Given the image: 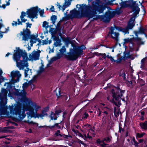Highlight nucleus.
I'll use <instances>...</instances> for the list:
<instances>
[{
  "mask_svg": "<svg viewBox=\"0 0 147 147\" xmlns=\"http://www.w3.org/2000/svg\"><path fill=\"white\" fill-rule=\"evenodd\" d=\"M14 51L15 53L13 54V58L16 62L17 66L19 67L20 70H23L25 67H28V64L27 61L29 58L26 51H23L18 47Z\"/></svg>",
  "mask_w": 147,
  "mask_h": 147,
  "instance_id": "obj_1",
  "label": "nucleus"
},
{
  "mask_svg": "<svg viewBox=\"0 0 147 147\" xmlns=\"http://www.w3.org/2000/svg\"><path fill=\"white\" fill-rule=\"evenodd\" d=\"M135 20L134 18L133 17H131L128 22L127 27L123 28L121 26H115L114 27H111L109 32H108L107 36H109L110 34H111V37L113 39L115 40L117 42L119 41L118 36L119 34L118 32H114V30L116 29L119 32H122L125 34H129V29H131L135 25L134 23Z\"/></svg>",
  "mask_w": 147,
  "mask_h": 147,
  "instance_id": "obj_2",
  "label": "nucleus"
},
{
  "mask_svg": "<svg viewBox=\"0 0 147 147\" xmlns=\"http://www.w3.org/2000/svg\"><path fill=\"white\" fill-rule=\"evenodd\" d=\"M137 1H134L133 0H126L124 1H122L119 3L120 7L118 8L115 11V13L118 15H119L121 13L122 10L121 9L129 8L132 9L134 13L135 16H136L138 14L140 11V9L139 7L138 4L136 3Z\"/></svg>",
  "mask_w": 147,
  "mask_h": 147,
  "instance_id": "obj_3",
  "label": "nucleus"
},
{
  "mask_svg": "<svg viewBox=\"0 0 147 147\" xmlns=\"http://www.w3.org/2000/svg\"><path fill=\"white\" fill-rule=\"evenodd\" d=\"M92 10L90 12H86V17L89 19L92 18L95 16L97 15V12L99 13H102L106 7V5L100 0H96V1L92 2Z\"/></svg>",
  "mask_w": 147,
  "mask_h": 147,
  "instance_id": "obj_4",
  "label": "nucleus"
},
{
  "mask_svg": "<svg viewBox=\"0 0 147 147\" xmlns=\"http://www.w3.org/2000/svg\"><path fill=\"white\" fill-rule=\"evenodd\" d=\"M7 84V87L6 89L3 88L1 89L0 93V105L1 107H4L7 103V96L8 91H13V84L11 83H5L4 86L6 84Z\"/></svg>",
  "mask_w": 147,
  "mask_h": 147,
  "instance_id": "obj_5",
  "label": "nucleus"
},
{
  "mask_svg": "<svg viewBox=\"0 0 147 147\" xmlns=\"http://www.w3.org/2000/svg\"><path fill=\"white\" fill-rule=\"evenodd\" d=\"M40 9H38V6H36L35 7H32L29 9L26 12L23 11H22L21 13V15L20 16V18H24L26 15H28V17L29 18H37L38 13Z\"/></svg>",
  "mask_w": 147,
  "mask_h": 147,
  "instance_id": "obj_6",
  "label": "nucleus"
},
{
  "mask_svg": "<svg viewBox=\"0 0 147 147\" xmlns=\"http://www.w3.org/2000/svg\"><path fill=\"white\" fill-rule=\"evenodd\" d=\"M22 104L19 102H17V103L15 105V107L12 105L9 106L10 113L13 115H18L19 116L22 115V118H24L26 116L24 113L23 112L22 113Z\"/></svg>",
  "mask_w": 147,
  "mask_h": 147,
  "instance_id": "obj_7",
  "label": "nucleus"
},
{
  "mask_svg": "<svg viewBox=\"0 0 147 147\" xmlns=\"http://www.w3.org/2000/svg\"><path fill=\"white\" fill-rule=\"evenodd\" d=\"M23 31V32L21 31L20 33L18 34V35H19L20 36L22 35V40L25 41H28L30 38L31 31L30 29L27 27L26 30L24 29Z\"/></svg>",
  "mask_w": 147,
  "mask_h": 147,
  "instance_id": "obj_8",
  "label": "nucleus"
},
{
  "mask_svg": "<svg viewBox=\"0 0 147 147\" xmlns=\"http://www.w3.org/2000/svg\"><path fill=\"white\" fill-rule=\"evenodd\" d=\"M111 139L109 137H107L103 138L102 140H100V139H98L96 141L97 145L100 146L101 147H107V144L105 142V141L106 143H109L110 142Z\"/></svg>",
  "mask_w": 147,
  "mask_h": 147,
  "instance_id": "obj_9",
  "label": "nucleus"
},
{
  "mask_svg": "<svg viewBox=\"0 0 147 147\" xmlns=\"http://www.w3.org/2000/svg\"><path fill=\"white\" fill-rule=\"evenodd\" d=\"M86 48L85 46L83 45L78 46L74 49L73 51L74 53L78 56L82 54L83 50H84Z\"/></svg>",
  "mask_w": 147,
  "mask_h": 147,
  "instance_id": "obj_10",
  "label": "nucleus"
},
{
  "mask_svg": "<svg viewBox=\"0 0 147 147\" xmlns=\"http://www.w3.org/2000/svg\"><path fill=\"white\" fill-rule=\"evenodd\" d=\"M40 50H38V52L34 50L29 55L30 58L36 61L39 59L40 57Z\"/></svg>",
  "mask_w": 147,
  "mask_h": 147,
  "instance_id": "obj_11",
  "label": "nucleus"
},
{
  "mask_svg": "<svg viewBox=\"0 0 147 147\" xmlns=\"http://www.w3.org/2000/svg\"><path fill=\"white\" fill-rule=\"evenodd\" d=\"M104 15L105 17V22L106 23L109 22L114 16L112 12L109 11L105 12Z\"/></svg>",
  "mask_w": 147,
  "mask_h": 147,
  "instance_id": "obj_12",
  "label": "nucleus"
},
{
  "mask_svg": "<svg viewBox=\"0 0 147 147\" xmlns=\"http://www.w3.org/2000/svg\"><path fill=\"white\" fill-rule=\"evenodd\" d=\"M70 12L71 15L74 18H79L83 16L82 14H81L80 11H78L76 9L71 11Z\"/></svg>",
  "mask_w": 147,
  "mask_h": 147,
  "instance_id": "obj_13",
  "label": "nucleus"
},
{
  "mask_svg": "<svg viewBox=\"0 0 147 147\" xmlns=\"http://www.w3.org/2000/svg\"><path fill=\"white\" fill-rule=\"evenodd\" d=\"M62 112V111L60 109L58 110H56L55 111V113H54L53 112H51V114L50 115L51 120H56L57 118L56 115H59V114Z\"/></svg>",
  "mask_w": 147,
  "mask_h": 147,
  "instance_id": "obj_14",
  "label": "nucleus"
},
{
  "mask_svg": "<svg viewBox=\"0 0 147 147\" xmlns=\"http://www.w3.org/2000/svg\"><path fill=\"white\" fill-rule=\"evenodd\" d=\"M121 97L117 99V100L116 99H115V98H113L111 100H110V101L116 106L119 107L122 104L121 102Z\"/></svg>",
  "mask_w": 147,
  "mask_h": 147,
  "instance_id": "obj_15",
  "label": "nucleus"
},
{
  "mask_svg": "<svg viewBox=\"0 0 147 147\" xmlns=\"http://www.w3.org/2000/svg\"><path fill=\"white\" fill-rule=\"evenodd\" d=\"M73 53L69 52L68 53V55L65 54L64 56L68 60L74 61L76 60V58L74 55Z\"/></svg>",
  "mask_w": 147,
  "mask_h": 147,
  "instance_id": "obj_16",
  "label": "nucleus"
},
{
  "mask_svg": "<svg viewBox=\"0 0 147 147\" xmlns=\"http://www.w3.org/2000/svg\"><path fill=\"white\" fill-rule=\"evenodd\" d=\"M129 53L127 52L126 53L125 52H124V56L123 57H121L117 59V60H115V62L117 63H121V62L124 59H127V58H131V56L130 55L128 56V57H126L125 55H129Z\"/></svg>",
  "mask_w": 147,
  "mask_h": 147,
  "instance_id": "obj_17",
  "label": "nucleus"
},
{
  "mask_svg": "<svg viewBox=\"0 0 147 147\" xmlns=\"http://www.w3.org/2000/svg\"><path fill=\"white\" fill-rule=\"evenodd\" d=\"M26 111H28V117H30L31 118L34 117V115L35 112H34V109L32 107L30 108L26 109Z\"/></svg>",
  "mask_w": 147,
  "mask_h": 147,
  "instance_id": "obj_18",
  "label": "nucleus"
},
{
  "mask_svg": "<svg viewBox=\"0 0 147 147\" xmlns=\"http://www.w3.org/2000/svg\"><path fill=\"white\" fill-rule=\"evenodd\" d=\"M14 127L13 126H8L4 127H0V132L6 133L8 132V129H14Z\"/></svg>",
  "mask_w": 147,
  "mask_h": 147,
  "instance_id": "obj_19",
  "label": "nucleus"
},
{
  "mask_svg": "<svg viewBox=\"0 0 147 147\" xmlns=\"http://www.w3.org/2000/svg\"><path fill=\"white\" fill-rule=\"evenodd\" d=\"M80 8L81 11H82L84 10H85V15L86 16V12H90V7L87 6L86 4H82L81 5H80Z\"/></svg>",
  "mask_w": 147,
  "mask_h": 147,
  "instance_id": "obj_20",
  "label": "nucleus"
},
{
  "mask_svg": "<svg viewBox=\"0 0 147 147\" xmlns=\"http://www.w3.org/2000/svg\"><path fill=\"white\" fill-rule=\"evenodd\" d=\"M61 91L60 90L58 91V93L56 92V96L58 98L63 96V97L65 101H66L68 99V98L69 97V94L61 95Z\"/></svg>",
  "mask_w": 147,
  "mask_h": 147,
  "instance_id": "obj_21",
  "label": "nucleus"
},
{
  "mask_svg": "<svg viewBox=\"0 0 147 147\" xmlns=\"http://www.w3.org/2000/svg\"><path fill=\"white\" fill-rule=\"evenodd\" d=\"M70 4V3L67 2L66 1H65V2L63 5L62 7L59 4L57 5V6H58V8H59V10L61 9V8H62V11H63L65 10V9Z\"/></svg>",
  "mask_w": 147,
  "mask_h": 147,
  "instance_id": "obj_22",
  "label": "nucleus"
},
{
  "mask_svg": "<svg viewBox=\"0 0 147 147\" xmlns=\"http://www.w3.org/2000/svg\"><path fill=\"white\" fill-rule=\"evenodd\" d=\"M61 38L63 41L65 42L66 45H67L69 43H70L73 47L75 46V45L71 42L68 38L62 37Z\"/></svg>",
  "mask_w": 147,
  "mask_h": 147,
  "instance_id": "obj_23",
  "label": "nucleus"
},
{
  "mask_svg": "<svg viewBox=\"0 0 147 147\" xmlns=\"http://www.w3.org/2000/svg\"><path fill=\"white\" fill-rule=\"evenodd\" d=\"M139 125L141 129L144 130H147V121H145L144 122H140Z\"/></svg>",
  "mask_w": 147,
  "mask_h": 147,
  "instance_id": "obj_24",
  "label": "nucleus"
},
{
  "mask_svg": "<svg viewBox=\"0 0 147 147\" xmlns=\"http://www.w3.org/2000/svg\"><path fill=\"white\" fill-rule=\"evenodd\" d=\"M133 41L134 42V40H135L136 41H140V42H138V45H144V42L142 41H141L142 40V39L139 37H138V36L136 37L133 38Z\"/></svg>",
  "mask_w": 147,
  "mask_h": 147,
  "instance_id": "obj_25",
  "label": "nucleus"
},
{
  "mask_svg": "<svg viewBox=\"0 0 147 147\" xmlns=\"http://www.w3.org/2000/svg\"><path fill=\"white\" fill-rule=\"evenodd\" d=\"M62 122V121H61L60 123H55L53 125L49 126L48 127L50 129H52L56 127L58 129H61V127L59 125V124Z\"/></svg>",
  "mask_w": 147,
  "mask_h": 147,
  "instance_id": "obj_26",
  "label": "nucleus"
},
{
  "mask_svg": "<svg viewBox=\"0 0 147 147\" xmlns=\"http://www.w3.org/2000/svg\"><path fill=\"white\" fill-rule=\"evenodd\" d=\"M111 95L113 98L116 99V98H116V96L117 94V91H116L115 92L114 89H112L111 91Z\"/></svg>",
  "mask_w": 147,
  "mask_h": 147,
  "instance_id": "obj_27",
  "label": "nucleus"
},
{
  "mask_svg": "<svg viewBox=\"0 0 147 147\" xmlns=\"http://www.w3.org/2000/svg\"><path fill=\"white\" fill-rule=\"evenodd\" d=\"M32 107L34 108V109H35L36 113L37 112L38 109L41 108L40 106L37 105L35 102L32 103Z\"/></svg>",
  "mask_w": 147,
  "mask_h": 147,
  "instance_id": "obj_28",
  "label": "nucleus"
},
{
  "mask_svg": "<svg viewBox=\"0 0 147 147\" xmlns=\"http://www.w3.org/2000/svg\"><path fill=\"white\" fill-rule=\"evenodd\" d=\"M120 92V94H118L119 91H117V96H116V98H117L116 99L118 98H119L123 96V94H124L125 92V90H122L121 89H120L119 90ZM117 100V99H116Z\"/></svg>",
  "mask_w": 147,
  "mask_h": 147,
  "instance_id": "obj_29",
  "label": "nucleus"
},
{
  "mask_svg": "<svg viewBox=\"0 0 147 147\" xmlns=\"http://www.w3.org/2000/svg\"><path fill=\"white\" fill-rule=\"evenodd\" d=\"M125 43H127L129 42L131 44H134V42L133 41V38H125L124 39Z\"/></svg>",
  "mask_w": 147,
  "mask_h": 147,
  "instance_id": "obj_30",
  "label": "nucleus"
},
{
  "mask_svg": "<svg viewBox=\"0 0 147 147\" xmlns=\"http://www.w3.org/2000/svg\"><path fill=\"white\" fill-rule=\"evenodd\" d=\"M57 19V16L53 15L51 17V20L52 22V23L53 24H55Z\"/></svg>",
  "mask_w": 147,
  "mask_h": 147,
  "instance_id": "obj_31",
  "label": "nucleus"
},
{
  "mask_svg": "<svg viewBox=\"0 0 147 147\" xmlns=\"http://www.w3.org/2000/svg\"><path fill=\"white\" fill-rule=\"evenodd\" d=\"M45 71V69L43 67H40L39 70H38L37 71V74L38 75L40 76Z\"/></svg>",
  "mask_w": 147,
  "mask_h": 147,
  "instance_id": "obj_32",
  "label": "nucleus"
},
{
  "mask_svg": "<svg viewBox=\"0 0 147 147\" xmlns=\"http://www.w3.org/2000/svg\"><path fill=\"white\" fill-rule=\"evenodd\" d=\"M27 102L26 106V109L32 107V106L30 105L31 104L32 105V103H33L31 100L28 99V101H27Z\"/></svg>",
  "mask_w": 147,
  "mask_h": 147,
  "instance_id": "obj_33",
  "label": "nucleus"
},
{
  "mask_svg": "<svg viewBox=\"0 0 147 147\" xmlns=\"http://www.w3.org/2000/svg\"><path fill=\"white\" fill-rule=\"evenodd\" d=\"M66 49L65 48V47L64 45L59 50V51L60 53L62 54L64 56V55H65L64 53L66 52Z\"/></svg>",
  "mask_w": 147,
  "mask_h": 147,
  "instance_id": "obj_34",
  "label": "nucleus"
},
{
  "mask_svg": "<svg viewBox=\"0 0 147 147\" xmlns=\"http://www.w3.org/2000/svg\"><path fill=\"white\" fill-rule=\"evenodd\" d=\"M145 133L143 132L141 134L139 133H137L136 134V137L137 139L138 138H140L142 137L145 134Z\"/></svg>",
  "mask_w": 147,
  "mask_h": 147,
  "instance_id": "obj_35",
  "label": "nucleus"
},
{
  "mask_svg": "<svg viewBox=\"0 0 147 147\" xmlns=\"http://www.w3.org/2000/svg\"><path fill=\"white\" fill-rule=\"evenodd\" d=\"M23 92L20 93V94L19 96L21 97V98L26 96V92L24 90H22Z\"/></svg>",
  "mask_w": 147,
  "mask_h": 147,
  "instance_id": "obj_36",
  "label": "nucleus"
},
{
  "mask_svg": "<svg viewBox=\"0 0 147 147\" xmlns=\"http://www.w3.org/2000/svg\"><path fill=\"white\" fill-rule=\"evenodd\" d=\"M20 19L21 20V21H20V20L19 19H18V20L19 21L18 24H20V25H22V22L25 23L26 22V21H27V20L26 19L22 18H20Z\"/></svg>",
  "mask_w": 147,
  "mask_h": 147,
  "instance_id": "obj_37",
  "label": "nucleus"
},
{
  "mask_svg": "<svg viewBox=\"0 0 147 147\" xmlns=\"http://www.w3.org/2000/svg\"><path fill=\"white\" fill-rule=\"evenodd\" d=\"M42 27L44 28H45L46 29H47L49 27V26L48 25V22L46 21H44L43 22Z\"/></svg>",
  "mask_w": 147,
  "mask_h": 147,
  "instance_id": "obj_38",
  "label": "nucleus"
},
{
  "mask_svg": "<svg viewBox=\"0 0 147 147\" xmlns=\"http://www.w3.org/2000/svg\"><path fill=\"white\" fill-rule=\"evenodd\" d=\"M61 40H59L56 41V42L54 43V45L56 47H57L58 46H60L62 44L61 43Z\"/></svg>",
  "mask_w": 147,
  "mask_h": 147,
  "instance_id": "obj_39",
  "label": "nucleus"
},
{
  "mask_svg": "<svg viewBox=\"0 0 147 147\" xmlns=\"http://www.w3.org/2000/svg\"><path fill=\"white\" fill-rule=\"evenodd\" d=\"M15 92H13V94L14 95L17 96H19L20 94V92H19L20 90L18 89H16L15 88Z\"/></svg>",
  "mask_w": 147,
  "mask_h": 147,
  "instance_id": "obj_40",
  "label": "nucleus"
},
{
  "mask_svg": "<svg viewBox=\"0 0 147 147\" xmlns=\"http://www.w3.org/2000/svg\"><path fill=\"white\" fill-rule=\"evenodd\" d=\"M27 70L25 69L24 70V76L25 77H28V71H29L30 70L31 71V69H30L29 68L27 67L26 68Z\"/></svg>",
  "mask_w": 147,
  "mask_h": 147,
  "instance_id": "obj_41",
  "label": "nucleus"
},
{
  "mask_svg": "<svg viewBox=\"0 0 147 147\" xmlns=\"http://www.w3.org/2000/svg\"><path fill=\"white\" fill-rule=\"evenodd\" d=\"M37 34L36 35H35L34 34H32L31 35H30L29 38L30 39V40H34L36 39V37H37Z\"/></svg>",
  "mask_w": 147,
  "mask_h": 147,
  "instance_id": "obj_42",
  "label": "nucleus"
},
{
  "mask_svg": "<svg viewBox=\"0 0 147 147\" xmlns=\"http://www.w3.org/2000/svg\"><path fill=\"white\" fill-rule=\"evenodd\" d=\"M145 29L143 28V27H141L139 29V33L141 34H144L145 32Z\"/></svg>",
  "mask_w": 147,
  "mask_h": 147,
  "instance_id": "obj_43",
  "label": "nucleus"
},
{
  "mask_svg": "<svg viewBox=\"0 0 147 147\" xmlns=\"http://www.w3.org/2000/svg\"><path fill=\"white\" fill-rule=\"evenodd\" d=\"M42 116V115L41 114L37 113L36 112V113H35L34 115V117H33L35 118H39L40 117H41V116Z\"/></svg>",
  "mask_w": 147,
  "mask_h": 147,
  "instance_id": "obj_44",
  "label": "nucleus"
},
{
  "mask_svg": "<svg viewBox=\"0 0 147 147\" xmlns=\"http://www.w3.org/2000/svg\"><path fill=\"white\" fill-rule=\"evenodd\" d=\"M28 98L26 97V96L21 98V100L23 102H27V101H28Z\"/></svg>",
  "mask_w": 147,
  "mask_h": 147,
  "instance_id": "obj_45",
  "label": "nucleus"
},
{
  "mask_svg": "<svg viewBox=\"0 0 147 147\" xmlns=\"http://www.w3.org/2000/svg\"><path fill=\"white\" fill-rule=\"evenodd\" d=\"M53 39L54 41H57L60 40H61L59 38V37L58 36H56L55 35H53Z\"/></svg>",
  "mask_w": 147,
  "mask_h": 147,
  "instance_id": "obj_46",
  "label": "nucleus"
},
{
  "mask_svg": "<svg viewBox=\"0 0 147 147\" xmlns=\"http://www.w3.org/2000/svg\"><path fill=\"white\" fill-rule=\"evenodd\" d=\"M15 72L16 77H17L18 78L21 76V74H20V71H19L17 70L15 71Z\"/></svg>",
  "mask_w": 147,
  "mask_h": 147,
  "instance_id": "obj_47",
  "label": "nucleus"
},
{
  "mask_svg": "<svg viewBox=\"0 0 147 147\" xmlns=\"http://www.w3.org/2000/svg\"><path fill=\"white\" fill-rule=\"evenodd\" d=\"M61 27H56L55 31L58 32L60 34V35L61 34Z\"/></svg>",
  "mask_w": 147,
  "mask_h": 147,
  "instance_id": "obj_48",
  "label": "nucleus"
},
{
  "mask_svg": "<svg viewBox=\"0 0 147 147\" xmlns=\"http://www.w3.org/2000/svg\"><path fill=\"white\" fill-rule=\"evenodd\" d=\"M19 81V79L18 78H17L16 80L12 79L11 80V81L10 82V83H11L13 84H14V83L18 82Z\"/></svg>",
  "mask_w": 147,
  "mask_h": 147,
  "instance_id": "obj_49",
  "label": "nucleus"
},
{
  "mask_svg": "<svg viewBox=\"0 0 147 147\" xmlns=\"http://www.w3.org/2000/svg\"><path fill=\"white\" fill-rule=\"evenodd\" d=\"M6 4H3L1 6V7L3 8V9H5V8L6 6H9L10 5V3L9 2H7L6 1Z\"/></svg>",
  "mask_w": 147,
  "mask_h": 147,
  "instance_id": "obj_50",
  "label": "nucleus"
},
{
  "mask_svg": "<svg viewBox=\"0 0 147 147\" xmlns=\"http://www.w3.org/2000/svg\"><path fill=\"white\" fill-rule=\"evenodd\" d=\"M27 123L29 124H32L33 125H37V126H38V123H34L32 121H30L29 120H28L27 121Z\"/></svg>",
  "mask_w": 147,
  "mask_h": 147,
  "instance_id": "obj_51",
  "label": "nucleus"
},
{
  "mask_svg": "<svg viewBox=\"0 0 147 147\" xmlns=\"http://www.w3.org/2000/svg\"><path fill=\"white\" fill-rule=\"evenodd\" d=\"M119 76L123 77L124 80H125L126 79V74L125 73V72L124 71H123L122 73L120 74Z\"/></svg>",
  "mask_w": 147,
  "mask_h": 147,
  "instance_id": "obj_52",
  "label": "nucleus"
},
{
  "mask_svg": "<svg viewBox=\"0 0 147 147\" xmlns=\"http://www.w3.org/2000/svg\"><path fill=\"white\" fill-rule=\"evenodd\" d=\"M139 83L141 86H142L145 84V81L141 79L139 80Z\"/></svg>",
  "mask_w": 147,
  "mask_h": 147,
  "instance_id": "obj_53",
  "label": "nucleus"
},
{
  "mask_svg": "<svg viewBox=\"0 0 147 147\" xmlns=\"http://www.w3.org/2000/svg\"><path fill=\"white\" fill-rule=\"evenodd\" d=\"M9 92V93L8 94V96L9 97H12L13 95H14L13 94V91H10Z\"/></svg>",
  "mask_w": 147,
  "mask_h": 147,
  "instance_id": "obj_54",
  "label": "nucleus"
},
{
  "mask_svg": "<svg viewBox=\"0 0 147 147\" xmlns=\"http://www.w3.org/2000/svg\"><path fill=\"white\" fill-rule=\"evenodd\" d=\"M63 55L62 54L60 53V52L57 53L56 55V56L59 59H60L62 56Z\"/></svg>",
  "mask_w": 147,
  "mask_h": 147,
  "instance_id": "obj_55",
  "label": "nucleus"
},
{
  "mask_svg": "<svg viewBox=\"0 0 147 147\" xmlns=\"http://www.w3.org/2000/svg\"><path fill=\"white\" fill-rule=\"evenodd\" d=\"M116 110H117L116 107H114L113 113H114V115H115V116H116V117L117 116L116 115V113L118 115H119V112L117 113Z\"/></svg>",
  "mask_w": 147,
  "mask_h": 147,
  "instance_id": "obj_56",
  "label": "nucleus"
},
{
  "mask_svg": "<svg viewBox=\"0 0 147 147\" xmlns=\"http://www.w3.org/2000/svg\"><path fill=\"white\" fill-rule=\"evenodd\" d=\"M17 21L18 22V23H17L15 21H13V23H12V26H13L14 25L16 26L17 25H20V24H19V21L17 20Z\"/></svg>",
  "mask_w": 147,
  "mask_h": 147,
  "instance_id": "obj_57",
  "label": "nucleus"
},
{
  "mask_svg": "<svg viewBox=\"0 0 147 147\" xmlns=\"http://www.w3.org/2000/svg\"><path fill=\"white\" fill-rule=\"evenodd\" d=\"M89 115L88 113H85L83 115V116L82 119H87Z\"/></svg>",
  "mask_w": 147,
  "mask_h": 147,
  "instance_id": "obj_58",
  "label": "nucleus"
},
{
  "mask_svg": "<svg viewBox=\"0 0 147 147\" xmlns=\"http://www.w3.org/2000/svg\"><path fill=\"white\" fill-rule=\"evenodd\" d=\"M128 83L129 84H131V85H132V84H133V83H132V81H129L128 80H127L126 83L127 84V86H130V85L129 84H128Z\"/></svg>",
  "mask_w": 147,
  "mask_h": 147,
  "instance_id": "obj_59",
  "label": "nucleus"
},
{
  "mask_svg": "<svg viewBox=\"0 0 147 147\" xmlns=\"http://www.w3.org/2000/svg\"><path fill=\"white\" fill-rule=\"evenodd\" d=\"M84 127H85L86 128H88V127L89 128L92 127V126L88 124H86L84 125Z\"/></svg>",
  "mask_w": 147,
  "mask_h": 147,
  "instance_id": "obj_60",
  "label": "nucleus"
},
{
  "mask_svg": "<svg viewBox=\"0 0 147 147\" xmlns=\"http://www.w3.org/2000/svg\"><path fill=\"white\" fill-rule=\"evenodd\" d=\"M39 13L40 16H42L44 13V9H42L40 10L39 12Z\"/></svg>",
  "mask_w": 147,
  "mask_h": 147,
  "instance_id": "obj_61",
  "label": "nucleus"
},
{
  "mask_svg": "<svg viewBox=\"0 0 147 147\" xmlns=\"http://www.w3.org/2000/svg\"><path fill=\"white\" fill-rule=\"evenodd\" d=\"M49 110V106H47L46 107L44 108L43 111H44L46 112H48Z\"/></svg>",
  "mask_w": 147,
  "mask_h": 147,
  "instance_id": "obj_62",
  "label": "nucleus"
},
{
  "mask_svg": "<svg viewBox=\"0 0 147 147\" xmlns=\"http://www.w3.org/2000/svg\"><path fill=\"white\" fill-rule=\"evenodd\" d=\"M15 74V72L14 71H12L11 72V76L12 78L16 77Z\"/></svg>",
  "mask_w": 147,
  "mask_h": 147,
  "instance_id": "obj_63",
  "label": "nucleus"
},
{
  "mask_svg": "<svg viewBox=\"0 0 147 147\" xmlns=\"http://www.w3.org/2000/svg\"><path fill=\"white\" fill-rule=\"evenodd\" d=\"M45 112L43 110L42 111V113L40 114L42 115V116H41V117H44L45 115H47V113Z\"/></svg>",
  "mask_w": 147,
  "mask_h": 147,
  "instance_id": "obj_64",
  "label": "nucleus"
}]
</instances>
